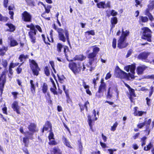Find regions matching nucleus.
<instances>
[{
    "label": "nucleus",
    "instance_id": "57",
    "mask_svg": "<svg viewBox=\"0 0 154 154\" xmlns=\"http://www.w3.org/2000/svg\"><path fill=\"white\" fill-rule=\"evenodd\" d=\"M147 16H148V17H149V20L151 21H152L153 20H154V18H153L152 16V14H149Z\"/></svg>",
    "mask_w": 154,
    "mask_h": 154
},
{
    "label": "nucleus",
    "instance_id": "29",
    "mask_svg": "<svg viewBox=\"0 0 154 154\" xmlns=\"http://www.w3.org/2000/svg\"><path fill=\"white\" fill-rule=\"evenodd\" d=\"M27 4L30 6L34 7L35 6V3L32 0H26Z\"/></svg>",
    "mask_w": 154,
    "mask_h": 154
},
{
    "label": "nucleus",
    "instance_id": "49",
    "mask_svg": "<svg viewBox=\"0 0 154 154\" xmlns=\"http://www.w3.org/2000/svg\"><path fill=\"white\" fill-rule=\"evenodd\" d=\"M8 63L6 60H3L2 64L5 68H6L7 65Z\"/></svg>",
    "mask_w": 154,
    "mask_h": 154
},
{
    "label": "nucleus",
    "instance_id": "41",
    "mask_svg": "<svg viewBox=\"0 0 154 154\" xmlns=\"http://www.w3.org/2000/svg\"><path fill=\"white\" fill-rule=\"evenodd\" d=\"M63 47V45L60 43H58L57 45V50L59 52L61 51V49Z\"/></svg>",
    "mask_w": 154,
    "mask_h": 154
},
{
    "label": "nucleus",
    "instance_id": "52",
    "mask_svg": "<svg viewBox=\"0 0 154 154\" xmlns=\"http://www.w3.org/2000/svg\"><path fill=\"white\" fill-rule=\"evenodd\" d=\"M145 125V123L144 122L139 123L137 125V127L140 128H141Z\"/></svg>",
    "mask_w": 154,
    "mask_h": 154
},
{
    "label": "nucleus",
    "instance_id": "16",
    "mask_svg": "<svg viewBox=\"0 0 154 154\" xmlns=\"http://www.w3.org/2000/svg\"><path fill=\"white\" fill-rule=\"evenodd\" d=\"M97 63V59L89 60V65H88L90 67L93 69H94L96 66V64Z\"/></svg>",
    "mask_w": 154,
    "mask_h": 154
},
{
    "label": "nucleus",
    "instance_id": "40",
    "mask_svg": "<svg viewBox=\"0 0 154 154\" xmlns=\"http://www.w3.org/2000/svg\"><path fill=\"white\" fill-rule=\"evenodd\" d=\"M44 71L45 75L47 76H48L50 75V73L49 72V70L48 67L46 66L45 67L44 69Z\"/></svg>",
    "mask_w": 154,
    "mask_h": 154
},
{
    "label": "nucleus",
    "instance_id": "13",
    "mask_svg": "<svg viewBox=\"0 0 154 154\" xmlns=\"http://www.w3.org/2000/svg\"><path fill=\"white\" fill-rule=\"evenodd\" d=\"M57 31L59 33V38L60 40L64 42L66 41V38L64 35V31L63 29L61 28L58 29Z\"/></svg>",
    "mask_w": 154,
    "mask_h": 154
},
{
    "label": "nucleus",
    "instance_id": "7",
    "mask_svg": "<svg viewBox=\"0 0 154 154\" xmlns=\"http://www.w3.org/2000/svg\"><path fill=\"white\" fill-rule=\"evenodd\" d=\"M80 72H82L85 74H87L88 73L91 72L92 70V69L91 68L90 66L88 65L87 67L84 65L83 63L79 64Z\"/></svg>",
    "mask_w": 154,
    "mask_h": 154
},
{
    "label": "nucleus",
    "instance_id": "61",
    "mask_svg": "<svg viewBox=\"0 0 154 154\" xmlns=\"http://www.w3.org/2000/svg\"><path fill=\"white\" fill-rule=\"evenodd\" d=\"M9 14L10 15H11L10 17V18L11 19H13V16L14 14V13L13 11H10L9 12Z\"/></svg>",
    "mask_w": 154,
    "mask_h": 154
},
{
    "label": "nucleus",
    "instance_id": "30",
    "mask_svg": "<svg viewBox=\"0 0 154 154\" xmlns=\"http://www.w3.org/2000/svg\"><path fill=\"white\" fill-rule=\"evenodd\" d=\"M96 55V54L92 52L89 54L88 57V58L89 59V60L95 59H97L96 58H95Z\"/></svg>",
    "mask_w": 154,
    "mask_h": 154
},
{
    "label": "nucleus",
    "instance_id": "11",
    "mask_svg": "<svg viewBox=\"0 0 154 154\" xmlns=\"http://www.w3.org/2000/svg\"><path fill=\"white\" fill-rule=\"evenodd\" d=\"M22 19L26 22L31 21L32 15L27 11H24L22 13Z\"/></svg>",
    "mask_w": 154,
    "mask_h": 154
},
{
    "label": "nucleus",
    "instance_id": "44",
    "mask_svg": "<svg viewBox=\"0 0 154 154\" xmlns=\"http://www.w3.org/2000/svg\"><path fill=\"white\" fill-rule=\"evenodd\" d=\"M143 113L144 112L141 111L137 112L136 111L134 113V114L135 116H141L143 114Z\"/></svg>",
    "mask_w": 154,
    "mask_h": 154
},
{
    "label": "nucleus",
    "instance_id": "10",
    "mask_svg": "<svg viewBox=\"0 0 154 154\" xmlns=\"http://www.w3.org/2000/svg\"><path fill=\"white\" fill-rule=\"evenodd\" d=\"M150 54V52H142L139 54L137 58L138 59L141 60L143 61L148 62V60L147 59Z\"/></svg>",
    "mask_w": 154,
    "mask_h": 154
},
{
    "label": "nucleus",
    "instance_id": "33",
    "mask_svg": "<svg viewBox=\"0 0 154 154\" xmlns=\"http://www.w3.org/2000/svg\"><path fill=\"white\" fill-rule=\"evenodd\" d=\"M130 99L131 101H132V97H135V95L134 92V90L133 89H131L130 91Z\"/></svg>",
    "mask_w": 154,
    "mask_h": 154
},
{
    "label": "nucleus",
    "instance_id": "2",
    "mask_svg": "<svg viewBox=\"0 0 154 154\" xmlns=\"http://www.w3.org/2000/svg\"><path fill=\"white\" fill-rule=\"evenodd\" d=\"M129 33L128 31L126 30L125 31L122 29V35L118 41L117 47L119 48H123L126 47L128 45V43L125 42L126 37L127 36Z\"/></svg>",
    "mask_w": 154,
    "mask_h": 154
},
{
    "label": "nucleus",
    "instance_id": "60",
    "mask_svg": "<svg viewBox=\"0 0 154 154\" xmlns=\"http://www.w3.org/2000/svg\"><path fill=\"white\" fill-rule=\"evenodd\" d=\"M88 123H92V117L91 116H88Z\"/></svg>",
    "mask_w": 154,
    "mask_h": 154
},
{
    "label": "nucleus",
    "instance_id": "18",
    "mask_svg": "<svg viewBox=\"0 0 154 154\" xmlns=\"http://www.w3.org/2000/svg\"><path fill=\"white\" fill-rule=\"evenodd\" d=\"M146 67L144 65H142L138 67L137 69V71L138 75H141L143 71L145 69Z\"/></svg>",
    "mask_w": 154,
    "mask_h": 154
},
{
    "label": "nucleus",
    "instance_id": "31",
    "mask_svg": "<svg viewBox=\"0 0 154 154\" xmlns=\"http://www.w3.org/2000/svg\"><path fill=\"white\" fill-rule=\"evenodd\" d=\"M111 21L112 24V27H114L115 26V24H116L117 22V18L116 17H113L111 19Z\"/></svg>",
    "mask_w": 154,
    "mask_h": 154
},
{
    "label": "nucleus",
    "instance_id": "46",
    "mask_svg": "<svg viewBox=\"0 0 154 154\" xmlns=\"http://www.w3.org/2000/svg\"><path fill=\"white\" fill-rule=\"evenodd\" d=\"M147 138L146 137H144L143 138L141 139V142H142V146H143L145 145L146 144V140Z\"/></svg>",
    "mask_w": 154,
    "mask_h": 154
},
{
    "label": "nucleus",
    "instance_id": "15",
    "mask_svg": "<svg viewBox=\"0 0 154 154\" xmlns=\"http://www.w3.org/2000/svg\"><path fill=\"white\" fill-rule=\"evenodd\" d=\"M103 79H101V83L98 89L100 91H101L103 92L105 91L106 88V84L103 82Z\"/></svg>",
    "mask_w": 154,
    "mask_h": 154
},
{
    "label": "nucleus",
    "instance_id": "14",
    "mask_svg": "<svg viewBox=\"0 0 154 154\" xmlns=\"http://www.w3.org/2000/svg\"><path fill=\"white\" fill-rule=\"evenodd\" d=\"M12 108L14 111H16L17 114H20V106H18V103L16 101H14L12 104Z\"/></svg>",
    "mask_w": 154,
    "mask_h": 154
},
{
    "label": "nucleus",
    "instance_id": "50",
    "mask_svg": "<svg viewBox=\"0 0 154 154\" xmlns=\"http://www.w3.org/2000/svg\"><path fill=\"white\" fill-rule=\"evenodd\" d=\"M116 40L115 38H114L112 42V46L114 48H115L116 47Z\"/></svg>",
    "mask_w": 154,
    "mask_h": 154
},
{
    "label": "nucleus",
    "instance_id": "51",
    "mask_svg": "<svg viewBox=\"0 0 154 154\" xmlns=\"http://www.w3.org/2000/svg\"><path fill=\"white\" fill-rule=\"evenodd\" d=\"M8 0H4L3 5L5 8H7L8 7Z\"/></svg>",
    "mask_w": 154,
    "mask_h": 154
},
{
    "label": "nucleus",
    "instance_id": "54",
    "mask_svg": "<svg viewBox=\"0 0 154 154\" xmlns=\"http://www.w3.org/2000/svg\"><path fill=\"white\" fill-rule=\"evenodd\" d=\"M12 95H13L14 99H16L17 98V95L18 94V93L17 92H13L11 93Z\"/></svg>",
    "mask_w": 154,
    "mask_h": 154
},
{
    "label": "nucleus",
    "instance_id": "63",
    "mask_svg": "<svg viewBox=\"0 0 154 154\" xmlns=\"http://www.w3.org/2000/svg\"><path fill=\"white\" fill-rule=\"evenodd\" d=\"M14 9V6L13 5H11L8 6V9L9 11L13 10Z\"/></svg>",
    "mask_w": 154,
    "mask_h": 154
},
{
    "label": "nucleus",
    "instance_id": "64",
    "mask_svg": "<svg viewBox=\"0 0 154 154\" xmlns=\"http://www.w3.org/2000/svg\"><path fill=\"white\" fill-rule=\"evenodd\" d=\"M110 2L109 1H108L106 4H105V8H110Z\"/></svg>",
    "mask_w": 154,
    "mask_h": 154
},
{
    "label": "nucleus",
    "instance_id": "35",
    "mask_svg": "<svg viewBox=\"0 0 154 154\" xmlns=\"http://www.w3.org/2000/svg\"><path fill=\"white\" fill-rule=\"evenodd\" d=\"M103 95V92L100 91L98 90V91L96 93V96L98 98H101Z\"/></svg>",
    "mask_w": 154,
    "mask_h": 154
},
{
    "label": "nucleus",
    "instance_id": "56",
    "mask_svg": "<svg viewBox=\"0 0 154 154\" xmlns=\"http://www.w3.org/2000/svg\"><path fill=\"white\" fill-rule=\"evenodd\" d=\"M152 11V10H150L149 9V8L148 7V8L145 11V15L147 16L149 14H150L149 12L150 11Z\"/></svg>",
    "mask_w": 154,
    "mask_h": 154
},
{
    "label": "nucleus",
    "instance_id": "47",
    "mask_svg": "<svg viewBox=\"0 0 154 154\" xmlns=\"http://www.w3.org/2000/svg\"><path fill=\"white\" fill-rule=\"evenodd\" d=\"M46 13L45 12H44L42 14L41 16L42 17H43L44 18L48 20H50V17H46Z\"/></svg>",
    "mask_w": 154,
    "mask_h": 154
},
{
    "label": "nucleus",
    "instance_id": "17",
    "mask_svg": "<svg viewBox=\"0 0 154 154\" xmlns=\"http://www.w3.org/2000/svg\"><path fill=\"white\" fill-rule=\"evenodd\" d=\"M28 58V56L27 55H25L23 54L20 55L19 57V59L20 60V62H22V63L20 65L19 67H20L24 63L26 59Z\"/></svg>",
    "mask_w": 154,
    "mask_h": 154
},
{
    "label": "nucleus",
    "instance_id": "62",
    "mask_svg": "<svg viewBox=\"0 0 154 154\" xmlns=\"http://www.w3.org/2000/svg\"><path fill=\"white\" fill-rule=\"evenodd\" d=\"M22 69L21 68H20L19 67H19L17 68L16 69V71L17 72L18 74H19L21 73L22 71Z\"/></svg>",
    "mask_w": 154,
    "mask_h": 154
},
{
    "label": "nucleus",
    "instance_id": "6",
    "mask_svg": "<svg viewBox=\"0 0 154 154\" xmlns=\"http://www.w3.org/2000/svg\"><path fill=\"white\" fill-rule=\"evenodd\" d=\"M113 89L114 91L116 94L117 96H118L119 94V91L118 90V88L116 85L113 84L112 83H110L109 86V88L107 97L109 98H110L112 96V93L111 91V90Z\"/></svg>",
    "mask_w": 154,
    "mask_h": 154
},
{
    "label": "nucleus",
    "instance_id": "48",
    "mask_svg": "<svg viewBox=\"0 0 154 154\" xmlns=\"http://www.w3.org/2000/svg\"><path fill=\"white\" fill-rule=\"evenodd\" d=\"M19 64V63H11L9 66L11 67L12 68H14L15 66H18Z\"/></svg>",
    "mask_w": 154,
    "mask_h": 154
},
{
    "label": "nucleus",
    "instance_id": "22",
    "mask_svg": "<svg viewBox=\"0 0 154 154\" xmlns=\"http://www.w3.org/2000/svg\"><path fill=\"white\" fill-rule=\"evenodd\" d=\"M42 90L43 93L45 94L48 90V85L46 83H44L42 86Z\"/></svg>",
    "mask_w": 154,
    "mask_h": 154
},
{
    "label": "nucleus",
    "instance_id": "42",
    "mask_svg": "<svg viewBox=\"0 0 154 154\" xmlns=\"http://www.w3.org/2000/svg\"><path fill=\"white\" fill-rule=\"evenodd\" d=\"M86 35H95V32L94 30H91L89 31H87L85 32Z\"/></svg>",
    "mask_w": 154,
    "mask_h": 154
},
{
    "label": "nucleus",
    "instance_id": "55",
    "mask_svg": "<svg viewBox=\"0 0 154 154\" xmlns=\"http://www.w3.org/2000/svg\"><path fill=\"white\" fill-rule=\"evenodd\" d=\"M117 14V12L114 10H112L111 12V14L112 16H115Z\"/></svg>",
    "mask_w": 154,
    "mask_h": 154
},
{
    "label": "nucleus",
    "instance_id": "53",
    "mask_svg": "<svg viewBox=\"0 0 154 154\" xmlns=\"http://www.w3.org/2000/svg\"><path fill=\"white\" fill-rule=\"evenodd\" d=\"M79 149L80 153L81 154L82 149V144L81 142H79Z\"/></svg>",
    "mask_w": 154,
    "mask_h": 154
},
{
    "label": "nucleus",
    "instance_id": "9",
    "mask_svg": "<svg viewBox=\"0 0 154 154\" xmlns=\"http://www.w3.org/2000/svg\"><path fill=\"white\" fill-rule=\"evenodd\" d=\"M6 72H3L0 77V91L2 93L6 82Z\"/></svg>",
    "mask_w": 154,
    "mask_h": 154
},
{
    "label": "nucleus",
    "instance_id": "32",
    "mask_svg": "<svg viewBox=\"0 0 154 154\" xmlns=\"http://www.w3.org/2000/svg\"><path fill=\"white\" fill-rule=\"evenodd\" d=\"M105 3L103 2H100L97 4V6L99 8H105Z\"/></svg>",
    "mask_w": 154,
    "mask_h": 154
},
{
    "label": "nucleus",
    "instance_id": "43",
    "mask_svg": "<svg viewBox=\"0 0 154 154\" xmlns=\"http://www.w3.org/2000/svg\"><path fill=\"white\" fill-rule=\"evenodd\" d=\"M118 125V123L117 122H115V123L114 124L113 126L111 127V130L112 131H115L116 128L117 126Z\"/></svg>",
    "mask_w": 154,
    "mask_h": 154
},
{
    "label": "nucleus",
    "instance_id": "23",
    "mask_svg": "<svg viewBox=\"0 0 154 154\" xmlns=\"http://www.w3.org/2000/svg\"><path fill=\"white\" fill-rule=\"evenodd\" d=\"M8 48L5 46L2 47V48H0V55L3 56L5 55V52L7 51Z\"/></svg>",
    "mask_w": 154,
    "mask_h": 154
},
{
    "label": "nucleus",
    "instance_id": "20",
    "mask_svg": "<svg viewBox=\"0 0 154 154\" xmlns=\"http://www.w3.org/2000/svg\"><path fill=\"white\" fill-rule=\"evenodd\" d=\"M86 58V57L84 56L82 54H80L74 57V59L75 60L83 61L85 60Z\"/></svg>",
    "mask_w": 154,
    "mask_h": 154
},
{
    "label": "nucleus",
    "instance_id": "27",
    "mask_svg": "<svg viewBox=\"0 0 154 154\" xmlns=\"http://www.w3.org/2000/svg\"><path fill=\"white\" fill-rule=\"evenodd\" d=\"M148 7L149 9L152 10L154 8V0H151L149 1V4Z\"/></svg>",
    "mask_w": 154,
    "mask_h": 154
},
{
    "label": "nucleus",
    "instance_id": "45",
    "mask_svg": "<svg viewBox=\"0 0 154 154\" xmlns=\"http://www.w3.org/2000/svg\"><path fill=\"white\" fill-rule=\"evenodd\" d=\"M100 50L99 48L97 47L94 48L93 49V53H95L97 55Z\"/></svg>",
    "mask_w": 154,
    "mask_h": 154
},
{
    "label": "nucleus",
    "instance_id": "8",
    "mask_svg": "<svg viewBox=\"0 0 154 154\" xmlns=\"http://www.w3.org/2000/svg\"><path fill=\"white\" fill-rule=\"evenodd\" d=\"M81 63H78L76 65L74 62L70 63L69 64V68L74 72V73H78L80 72L79 64Z\"/></svg>",
    "mask_w": 154,
    "mask_h": 154
},
{
    "label": "nucleus",
    "instance_id": "4",
    "mask_svg": "<svg viewBox=\"0 0 154 154\" xmlns=\"http://www.w3.org/2000/svg\"><path fill=\"white\" fill-rule=\"evenodd\" d=\"M143 31V35L142 38L143 39L147 40V41H151V31L147 27H144L142 29Z\"/></svg>",
    "mask_w": 154,
    "mask_h": 154
},
{
    "label": "nucleus",
    "instance_id": "34",
    "mask_svg": "<svg viewBox=\"0 0 154 154\" xmlns=\"http://www.w3.org/2000/svg\"><path fill=\"white\" fill-rule=\"evenodd\" d=\"M23 142L25 146H27L29 142V138L27 137H24L23 139Z\"/></svg>",
    "mask_w": 154,
    "mask_h": 154
},
{
    "label": "nucleus",
    "instance_id": "26",
    "mask_svg": "<svg viewBox=\"0 0 154 154\" xmlns=\"http://www.w3.org/2000/svg\"><path fill=\"white\" fill-rule=\"evenodd\" d=\"M6 25L8 26L9 28L10 32H13L15 30V26L11 23H7L6 24Z\"/></svg>",
    "mask_w": 154,
    "mask_h": 154
},
{
    "label": "nucleus",
    "instance_id": "1",
    "mask_svg": "<svg viewBox=\"0 0 154 154\" xmlns=\"http://www.w3.org/2000/svg\"><path fill=\"white\" fill-rule=\"evenodd\" d=\"M134 65L128 66L125 67V69L127 72L130 70V72L132 73H128V74L120 69L117 70L115 73L116 77L120 79H125L127 80H131L134 79V70L135 68Z\"/></svg>",
    "mask_w": 154,
    "mask_h": 154
},
{
    "label": "nucleus",
    "instance_id": "19",
    "mask_svg": "<svg viewBox=\"0 0 154 154\" xmlns=\"http://www.w3.org/2000/svg\"><path fill=\"white\" fill-rule=\"evenodd\" d=\"M49 128H50L51 129V124L50 122H47L44 126V127L42 131V132H43L45 130L47 131Z\"/></svg>",
    "mask_w": 154,
    "mask_h": 154
},
{
    "label": "nucleus",
    "instance_id": "25",
    "mask_svg": "<svg viewBox=\"0 0 154 154\" xmlns=\"http://www.w3.org/2000/svg\"><path fill=\"white\" fill-rule=\"evenodd\" d=\"M151 120L150 119H149L148 121L146 120L144 123H145V125L146 126V131H148V134H149V130L148 129V128L149 127V124L151 122Z\"/></svg>",
    "mask_w": 154,
    "mask_h": 154
},
{
    "label": "nucleus",
    "instance_id": "59",
    "mask_svg": "<svg viewBox=\"0 0 154 154\" xmlns=\"http://www.w3.org/2000/svg\"><path fill=\"white\" fill-rule=\"evenodd\" d=\"M111 77V75L110 74L109 72L107 74L105 77V79L106 80H107L108 79L110 78Z\"/></svg>",
    "mask_w": 154,
    "mask_h": 154
},
{
    "label": "nucleus",
    "instance_id": "3",
    "mask_svg": "<svg viewBox=\"0 0 154 154\" xmlns=\"http://www.w3.org/2000/svg\"><path fill=\"white\" fill-rule=\"evenodd\" d=\"M26 26L30 29L31 31L29 32L28 35L31 42L32 43H34L35 42V35L37 31L35 29V26L32 23L30 25H27Z\"/></svg>",
    "mask_w": 154,
    "mask_h": 154
},
{
    "label": "nucleus",
    "instance_id": "37",
    "mask_svg": "<svg viewBox=\"0 0 154 154\" xmlns=\"http://www.w3.org/2000/svg\"><path fill=\"white\" fill-rule=\"evenodd\" d=\"M10 42V45L11 46H14L18 45V43L14 39H11V40Z\"/></svg>",
    "mask_w": 154,
    "mask_h": 154
},
{
    "label": "nucleus",
    "instance_id": "5",
    "mask_svg": "<svg viewBox=\"0 0 154 154\" xmlns=\"http://www.w3.org/2000/svg\"><path fill=\"white\" fill-rule=\"evenodd\" d=\"M29 61L31 63L30 64V66L32 71L33 74L36 76L38 75L39 74L40 69L38 67L37 64L34 60H29Z\"/></svg>",
    "mask_w": 154,
    "mask_h": 154
},
{
    "label": "nucleus",
    "instance_id": "12",
    "mask_svg": "<svg viewBox=\"0 0 154 154\" xmlns=\"http://www.w3.org/2000/svg\"><path fill=\"white\" fill-rule=\"evenodd\" d=\"M54 136V134L53 133L51 132L48 137L49 141V144L50 145H55L57 144V143L55 141Z\"/></svg>",
    "mask_w": 154,
    "mask_h": 154
},
{
    "label": "nucleus",
    "instance_id": "28",
    "mask_svg": "<svg viewBox=\"0 0 154 154\" xmlns=\"http://www.w3.org/2000/svg\"><path fill=\"white\" fill-rule=\"evenodd\" d=\"M52 152L54 154H61V152L60 149L57 147L54 148Z\"/></svg>",
    "mask_w": 154,
    "mask_h": 154
},
{
    "label": "nucleus",
    "instance_id": "36",
    "mask_svg": "<svg viewBox=\"0 0 154 154\" xmlns=\"http://www.w3.org/2000/svg\"><path fill=\"white\" fill-rule=\"evenodd\" d=\"M52 6L51 5H48L47 6H44V8L45 9V12L47 13H49L50 11V9L51 8Z\"/></svg>",
    "mask_w": 154,
    "mask_h": 154
},
{
    "label": "nucleus",
    "instance_id": "39",
    "mask_svg": "<svg viewBox=\"0 0 154 154\" xmlns=\"http://www.w3.org/2000/svg\"><path fill=\"white\" fill-rule=\"evenodd\" d=\"M152 146H153L152 145L151 143L150 142L148 145L146 147V146L144 147V149L145 151H148L152 147Z\"/></svg>",
    "mask_w": 154,
    "mask_h": 154
},
{
    "label": "nucleus",
    "instance_id": "24",
    "mask_svg": "<svg viewBox=\"0 0 154 154\" xmlns=\"http://www.w3.org/2000/svg\"><path fill=\"white\" fill-rule=\"evenodd\" d=\"M28 128L30 131L34 132L36 131V125L34 124L31 123L29 126Z\"/></svg>",
    "mask_w": 154,
    "mask_h": 154
},
{
    "label": "nucleus",
    "instance_id": "21",
    "mask_svg": "<svg viewBox=\"0 0 154 154\" xmlns=\"http://www.w3.org/2000/svg\"><path fill=\"white\" fill-rule=\"evenodd\" d=\"M30 88L31 92L33 94L35 93V86L34 82L32 80L30 81Z\"/></svg>",
    "mask_w": 154,
    "mask_h": 154
},
{
    "label": "nucleus",
    "instance_id": "58",
    "mask_svg": "<svg viewBox=\"0 0 154 154\" xmlns=\"http://www.w3.org/2000/svg\"><path fill=\"white\" fill-rule=\"evenodd\" d=\"M62 139L63 142L64 143V144H65L66 146H67V142L66 138L63 136Z\"/></svg>",
    "mask_w": 154,
    "mask_h": 154
},
{
    "label": "nucleus",
    "instance_id": "38",
    "mask_svg": "<svg viewBox=\"0 0 154 154\" xmlns=\"http://www.w3.org/2000/svg\"><path fill=\"white\" fill-rule=\"evenodd\" d=\"M140 19L143 22H146L148 21V18L146 17L140 16Z\"/></svg>",
    "mask_w": 154,
    "mask_h": 154
}]
</instances>
